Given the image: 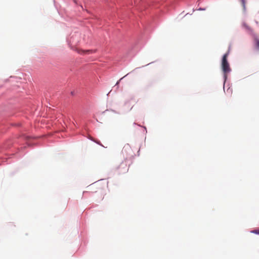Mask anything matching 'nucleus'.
Returning a JSON list of instances; mask_svg holds the SVG:
<instances>
[{"mask_svg": "<svg viewBox=\"0 0 259 259\" xmlns=\"http://www.w3.org/2000/svg\"><path fill=\"white\" fill-rule=\"evenodd\" d=\"M229 55V52L224 55L222 61V68L224 73L225 78L227 77V74L230 72L231 69L229 64L227 61V58Z\"/></svg>", "mask_w": 259, "mask_h": 259, "instance_id": "obj_1", "label": "nucleus"}, {"mask_svg": "<svg viewBox=\"0 0 259 259\" xmlns=\"http://www.w3.org/2000/svg\"><path fill=\"white\" fill-rule=\"evenodd\" d=\"M123 158L127 159L132 154V150L128 144L124 146L121 151Z\"/></svg>", "mask_w": 259, "mask_h": 259, "instance_id": "obj_2", "label": "nucleus"}, {"mask_svg": "<svg viewBox=\"0 0 259 259\" xmlns=\"http://www.w3.org/2000/svg\"><path fill=\"white\" fill-rule=\"evenodd\" d=\"M96 52L95 50H81L80 51L78 52L79 53H81V54H90V53H95Z\"/></svg>", "mask_w": 259, "mask_h": 259, "instance_id": "obj_3", "label": "nucleus"}, {"mask_svg": "<svg viewBox=\"0 0 259 259\" xmlns=\"http://www.w3.org/2000/svg\"><path fill=\"white\" fill-rule=\"evenodd\" d=\"M256 46L257 48L259 49V40H256Z\"/></svg>", "mask_w": 259, "mask_h": 259, "instance_id": "obj_4", "label": "nucleus"}, {"mask_svg": "<svg viewBox=\"0 0 259 259\" xmlns=\"http://www.w3.org/2000/svg\"><path fill=\"white\" fill-rule=\"evenodd\" d=\"M253 232L256 233V234H259V229L258 230H255L253 231Z\"/></svg>", "mask_w": 259, "mask_h": 259, "instance_id": "obj_5", "label": "nucleus"}, {"mask_svg": "<svg viewBox=\"0 0 259 259\" xmlns=\"http://www.w3.org/2000/svg\"><path fill=\"white\" fill-rule=\"evenodd\" d=\"M242 1V4L243 5V6H245V1L244 0H241Z\"/></svg>", "mask_w": 259, "mask_h": 259, "instance_id": "obj_6", "label": "nucleus"}, {"mask_svg": "<svg viewBox=\"0 0 259 259\" xmlns=\"http://www.w3.org/2000/svg\"><path fill=\"white\" fill-rule=\"evenodd\" d=\"M122 79V78H120V80L117 82V83H116V85L118 84L119 81H120V80H121Z\"/></svg>", "mask_w": 259, "mask_h": 259, "instance_id": "obj_7", "label": "nucleus"}, {"mask_svg": "<svg viewBox=\"0 0 259 259\" xmlns=\"http://www.w3.org/2000/svg\"><path fill=\"white\" fill-rule=\"evenodd\" d=\"M75 3H76V0H73Z\"/></svg>", "mask_w": 259, "mask_h": 259, "instance_id": "obj_8", "label": "nucleus"}]
</instances>
